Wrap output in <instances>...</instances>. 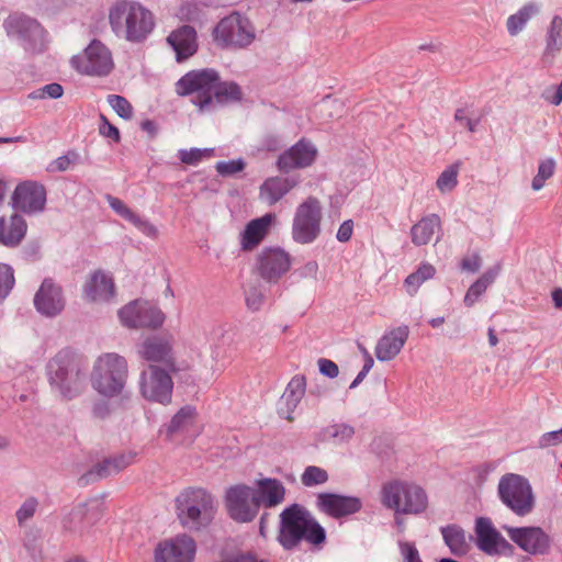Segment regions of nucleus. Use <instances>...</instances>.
<instances>
[{
  "instance_id": "nucleus-38",
  "label": "nucleus",
  "mask_w": 562,
  "mask_h": 562,
  "mask_svg": "<svg viewBox=\"0 0 562 562\" xmlns=\"http://www.w3.org/2000/svg\"><path fill=\"white\" fill-rule=\"evenodd\" d=\"M355 427L346 423L328 425L321 431L322 440H333L335 443L349 442L355 436Z\"/></svg>"
},
{
  "instance_id": "nucleus-53",
  "label": "nucleus",
  "mask_w": 562,
  "mask_h": 562,
  "mask_svg": "<svg viewBox=\"0 0 562 562\" xmlns=\"http://www.w3.org/2000/svg\"><path fill=\"white\" fill-rule=\"evenodd\" d=\"M136 453L128 451V452H122L120 454L110 457L112 460L113 468L112 471L116 474L126 469L128 465H131L135 460Z\"/></svg>"
},
{
  "instance_id": "nucleus-5",
  "label": "nucleus",
  "mask_w": 562,
  "mask_h": 562,
  "mask_svg": "<svg viewBox=\"0 0 562 562\" xmlns=\"http://www.w3.org/2000/svg\"><path fill=\"white\" fill-rule=\"evenodd\" d=\"M381 503L394 514L419 515L428 507V496L416 484L394 480L382 486Z\"/></svg>"
},
{
  "instance_id": "nucleus-46",
  "label": "nucleus",
  "mask_w": 562,
  "mask_h": 562,
  "mask_svg": "<svg viewBox=\"0 0 562 562\" xmlns=\"http://www.w3.org/2000/svg\"><path fill=\"white\" fill-rule=\"evenodd\" d=\"M15 283L11 266L0 262V303L10 294Z\"/></svg>"
},
{
  "instance_id": "nucleus-12",
  "label": "nucleus",
  "mask_w": 562,
  "mask_h": 562,
  "mask_svg": "<svg viewBox=\"0 0 562 562\" xmlns=\"http://www.w3.org/2000/svg\"><path fill=\"white\" fill-rule=\"evenodd\" d=\"M168 369L149 364L139 375V392L148 402L169 405L172 400L173 381Z\"/></svg>"
},
{
  "instance_id": "nucleus-64",
  "label": "nucleus",
  "mask_w": 562,
  "mask_h": 562,
  "mask_svg": "<svg viewBox=\"0 0 562 562\" xmlns=\"http://www.w3.org/2000/svg\"><path fill=\"white\" fill-rule=\"evenodd\" d=\"M454 120L464 125L469 132L473 133L480 123V119L473 120L469 117L464 109H458L454 113Z\"/></svg>"
},
{
  "instance_id": "nucleus-42",
  "label": "nucleus",
  "mask_w": 562,
  "mask_h": 562,
  "mask_svg": "<svg viewBox=\"0 0 562 562\" xmlns=\"http://www.w3.org/2000/svg\"><path fill=\"white\" fill-rule=\"evenodd\" d=\"M329 476L326 470L316 465H308L301 475V482L306 487L322 485L328 481Z\"/></svg>"
},
{
  "instance_id": "nucleus-3",
  "label": "nucleus",
  "mask_w": 562,
  "mask_h": 562,
  "mask_svg": "<svg viewBox=\"0 0 562 562\" xmlns=\"http://www.w3.org/2000/svg\"><path fill=\"white\" fill-rule=\"evenodd\" d=\"M109 20L116 36L131 43H142L153 32V13L138 2L117 0L111 8Z\"/></svg>"
},
{
  "instance_id": "nucleus-22",
  "label": "nucleus",
  "mask_w": 562,
  "mask_h": 562,
  "mask_svg": "<svg viewBox=\"0 0 562 562\" xmlns=\"http://www.w3.org/2000/svg\"><path fill=\"white\" fill-rule=\"evenodd\" d=\"M258 271L268 282H277L291 267V256L280 247L263 248L258 255Z\"/></svg>"
},
{
  "instance_id": "nucleus-54",
  "label": "nucleus",
  "mask_w": 562,
  "mask_h": 562,
  "mask_svg": "<svg viewBox=\"0 0 562 562\" xmlns=\"http://www.w3.org/2000/svg\"><path fill=\"white\" fill-rule=\"evenodd\" d=\"M265 296L257 286H251L246 291L247 307L254 312L259 311L263 304Z\"/></svg>"
},
{
  "instance_id": "nucleus-14",
  "label": "nucleus",
  "mask_w": 562,
  "mask_h": 562,
  "mask_svg": "<svg viewBox=\"0 0 562 562\" xmlns=\"http://www.w3.org/2000/svg\"><path fill=\"white\" fill-rule=\"evenodd\" d=\"M121 323L127 328H158L165 322L159 307L147 301L135 300L119 311Z\"/></svg>"
},
{
  "instance_id": "nucleus-61",
  "label": "nucleus",
  "mask_w": 562,
  "mask_h": 562,
  "mask_svg": "<svg viewBox=\"0 0 562 562\" xmlns=\"http://www.w3.org/2000/svg\"><path fill=\"white\" fill-rule=\"evenodd\" d=\"M539 8L535 3H528L525 4L521 9L518 10L515 14H512L510 16H515V19L519 20L525 26L527 22L536 14L538 13Z\"/></svg>"
},
{
  "instance_id": "nucleus-21",
  "label": "nucleus",
  "mask_w": 562,
  "mask_h": 562,
  "mask_svg": "<svg viewBox=\"0 0 562 562\" xmlns=\"http://www.w3.org/2000/svg\"><path fill=\"white\" fill-rule=\"evenodd\" d=\"M33 303L41 315L49 318L58 316L66 305L61 286L50 278L43 280L34 295Z\"/></svg>"
},
{
  "instance_id": "nucleus-52",
  "label": "nucleus",
  "mask_w": 562,
  "mask_h": 562,
  "mask_svg": "<svg viewBox=\"0 0 562 562\" xmlns=\"http://www.w3.org/2000/svg\"><path fill=\"white\" fill-rule=\"evenodd\" d=\"M99 134L105 138L112 139L114 143H119L121 140L119 128L110 123L103 114H100Z\"/></svg>"
},
{
  "instance_id": "nucleus-40",
  "label": "nucleus",
  "mask_w": 562,
  "mask_h": 562,
  "mask_svg": "<svg viewBox=\"0 0 562 562\" xmlns=\"http://www.w3.org/2000/svg\"><path fill=\"white\" fill-rule=\"evenodd\" d=\"M111 468H113L111 458H104L102 461L95 463L89 471H87L82 475L81 480H85L86 483H89L115 475L116 473L113 472Z\"/></svg>"
},
{
  "instance_id": "nucleus-11",
  "label": "nucleus",
  "mask_w": 562,
  "mask_h": 562,
  "mask_svg": "<svg viewBox=\"0 0 562 562\" xmlns=\"http://www.w3.org/2000/svg\"><path fill=\"white\" fill-rule=\"evenodd\" d=\"M214 40L222 46L246 47L255 40V29L247 16L234 12L217 23Z\"/></svg>"
},
{
  "instance_id": "nucleus-24",
  "label": "nucleus",
  "mask_w": 562,
  "mask_h": 562,
  "mask_svg": "<svg viewBox=\"0 0 562 562\" xmlns=\"http://www.w3.org/2000/svg\"><path fill=\"white\" fill-rule=\"evenodd\" d=\"M142 359L148 362H161L168 371L177 372L179 368L176 364L171 342L159 336L146 338L137 350Z\"/></svg>"
},
{
  "instance_id": "nucleus-56",
  "label": "nucleus",
  "mask_w": 562,
  "mask_h": 562,
  "mask_svg": "<svg viewBox=\"0 0 562 562\" xmlns=\"http://www.w3.org/2000/svg\"><path fill=\"white\" fill-rule=\"evenodd\" d=\"M485 291L486 288L476 280L473 284H471V286L468 289L464 295V305L468 307L473 306Z\"/></svg>"
},
{
  "instance_id": "nucleus-7",
  "label": "nucleus",
  "mask_w": 562,
  "mask_h": 562,
  "mask_svg": "<svg viewBox=\"0 0 562 562\" xmlns=\"http://www.w3.org/2000/svg\"><path fill=\"white\" fill-rule=\"evenodd\" d=\"M499 501L515 515L525 517L536 506V497L529 481L515 473L504 474L497 485Z\"/></svg>"
},
{
  "instance_id": "nucleus-16",
  "label": "nucleus",
  "mask_w": 562,
  "mask_h": 562,
  "mask_svg": "<svg viewBox=\"0 0 562 562\" xmlns=\"http://www.w3.org/2000/svg\"><path fill=\"white\" fill-rule=\"evenodd\" d=\"M509 539L522 551L531 555H544L551 549V537L537 526L510 527L503 526Z\"/></svg>"
},
{
  "instance_id": "nucleus-48",
  "label": "nucleus",
  "mask_w": 562,
  "mask_h": 562,
  "mask_svg": "<svg viewBox=\"0 0 562 562\" xmlns=\"http://www.w3.org/2000/svg\"><path fill=\"white\" fill-rule=\"evenodd\" d=\"M38 508V501L34 496L27 497L15 512L18 524L23 526L30 520Z\"/></svg>"
},
{
  "instance_id": "nucleus-60",
  "label": "nucleus",
  "mask_w": 562,
  "mask_h": 562,
  "mask_svg": "<svg viewBox=\"0 0 562 562\" xmlns=\"http://www.w3.org/2000/svg\"><path fill=\"white\" fill-rule=\"evenodd\" d=\"M317 363H318L319 372L323 375L330 378V379L338 376L339 368L334 361H331L329 359L321 358Z\"/></svg>"
},
{
  "instance_id": "nucleus-27",
  "label": "nucleus",
  "mask_w": 562,
  "mask_h": 562,
  "mask_svg": "<svg viewBox=\"0 0 562 562\" xmlns=\"http://www.w3.org/2000/svg\"><path fill=\"white\" fill-rule=\"evenodd\" d=\"M306 392V380L304 375L296 374L288 383L279 403V416L293 420V413Z\"/></svg>"
},
{
  "instance_id": "nucleus-35",
  "label": "nucleus",
  "mask_w": 562,
  "mask_h": 562,
  "mask_svg": "<svg viewBox=\"0 0 562 562\" xmlns=\"http://www.w3.org/2000/svg\"><path fill=\"white\" fill-rule=\"evenodd\" d=\"M27 225L25 220L14 214L7 223L0 218V244L7 247H16L26 234Z\"/></svg>"
},
{
  "instance_id": "nucleus-9",
  "label": "nucleus",
  "mask_w": 562,
  "mask_h": 562,
  "mask_svg": "<svg viewBox=\"0 0 562 562\" xmlns=\"http://www.w3.org/2000/svg\"><path fill=\"white\" fill-rule=\"evenodd\" d=\"M218 79V72L212 68L191 70L176 82L179 95H193L191 101L200 111L212 108V92Z\"/></svg>"
},
{
  "instance_id": "nucleus-8",
  "label": "nucleus",
  "mask_w": 562,
  "mask_h": 562,
  "mask_svg": "<svg viewBox=\"0 0 562 562\" xmlns=\"http://www.w3.org/2000/svg\"><path fill=\"white\" fill-rule=\"evenodd\" d=\"M322 205L317 198L308 196L294 212L291 236L300 245L313 244L322 233Z\"/></svg>"
},
{
  "instance_id": "nucleus-41",
  "label": "nucleus",
  "mask_w": 562,
  "mask_h": 562,
  "mask_svg": "<svg viewBox=\"0 0 562 562\" xmlns=\"http://www.w3.org/2000/svg\"><path fill=\"white\" fill-rule=\"evenodd\" d=\"M554 170H555L554 159L547 158V159L540 161V164L538 166V172L533 177L532 182H531L532 190H535V191L541 190L544 187L546 181L553 176Z\"/></svg>"
},
{
  "instance_id": "nucleus-44",
  "label": "nucleus",
  "mask_w": 562,
  "mask_h": 562,
  "mask_svg": "<svg viewBox=\"0 0 562 562\" xmlns=\"http://www.w3.org/2000/svg\"><path fill=\"white\" fill-rule=\"evenodd\" d=\"M214 153L213 148H190V149H179L178 150V158L182 164L189 165V166H196L200 164L204 158L211 157Z\"/></svg>"
},
{
  "instance_id": "nucleus-13",
  "label": "nucleus",
  "mask_w": 562,
  "mask_h": 562,
  "mask_svg": "<svg viewBox=\"0 0 562 562\" xmlns=\"http://www.w3.org/2000/svg\"><path fill=\"white\" fill-rule=\"evenodd\" d=\"M71 65L79 72L88 76H106L113 69L112 54L98 40H93L82 56H74Z\"/></svg>"
},
{
  "instance_id": "nucleus-57",
  "label": "nucleus",
  "mask_w": 562,
  "mask_h": 562,
  "mask_svg": "<svg viewBox=\"0 0 562 562\" xmlns=\"http://www.w3.org/2000/svg\"><path fill=\"white\" fill-rule=\"evenodd\" d=\"M108 202L111 209L127 222H130L135 215V212H133L127 205H125L123 201L117 198L109 196Z\"/></svg>"
},
{
  "instance_id": "nucleus-26",
  "label": "nucleus",
  "mask_w": 562,
  "mask_h": 562,
  "mask_svg": "<svg viewBox=\"0 0 562 562\" xmlns=\"http://www.w3.org/2000/svg\"><path fill=\"white\" fill-rule=\"evenodd\" d=\"M409 336V327L401 325L385 330L375 346V357L379 361L393 360L403 349Z\"/></svg>"
},
{
  "instance_id": "nucleus-34",
  "label": "nucleus",
  "mask_w": 562,
  "mask_h": 562,
  "mask_svg": "<svg viewBox=\"0 0 562 562\" xmlns=\"http://www.w3.org/2000/svg\"><path fill=\"white\" fill-rule=\"evenodd\" d=\"M254 494L259 507L272 508L284 501L285 487L279 480L266 477L257 482Z\"/></svg>"
},
{
  "instance_id": "nucleus-17",
  "label": "nucleus",
  "mask_w": 562,
  "mask_h": 562,
  "mask_svg": "<svg viewBox=\"0 0 562 562\" xmlns=\"http://www.w3.org/2000/svg\"><path fill=\"white\" fill-rule=\"evenodd\" d=\"M103 515V504L100 499L91 498L79 503L64 517V529L83 536Z\"/></svg>"
},
{
  "instance_id": "nucleus-30",
  "label": "nucleus",
  "mask_w": 562,
  "mask_h": 562,
  "mask_svg": "<svg viewBox=\"0 0 562 562\" xmlns=\"http://www.w3.org/2000/svg\"><path fill=\"white\" fill-rule=\"evenodd\" d=\"M85 297L91 302H108L114 296L115 285L112 277L101 270L94 271L83 286Z\"/></svg>"
},
{
  "instance_id": "nucleus-31",
  "label": "nucleus",
  "mask_w": 562,
  "mask_h": 562,
  "mask_svg": "<svg viewBox=\"0 0 562 562\" xmlns=\"http://www.w3.org/2000/svg\"><path fill=\"white\" fill-rule=\"evenodd\" d=\"M562 52V16L554 15L544 33V47L541 54V63L552 66Z\"/></svg>"
},
{
  "instance_id": "nucleus-59",
  "label": "nucleus",
  "mask_w": 562,
  "mask_h": 562,
  "mask_svg": "<svg viewBox=\"0 0 562 562\" xmlns=\"http://www.w3.org/2000/svg\"><path fill=\"white\" fill-rule=\"evenodd\" d=\"M93 418L104 420L111 415V404L106 400H98L91 409Z\"/></svg>"
},
{
  "instance_id": "nucleus-39",
  "label": "nucleus",
  "mask_w": 562,
  "mask_h": 562,
  "mask_svg": "<svg viewBox=\"0 0 562 562\" xmlns=\"http://www.w3.org/2000/svg\"><path fill=\"white\" fill-rule=\"evenodd\" d=\"M436 269L428 262L422 263L418 269L408 274L405 279L406 291L409 295H414L419 286L435 276Z\"/></svg>"
},
{
  "instance_id": "nucleus-49",
  "label": "nucleus",
  "mask_w": 562,
  "mask_h": 562,
  "mask_svg": "<svg viewBox=\"0 0 562 562\" xmlns=\"http://www.w3.org/2000/svg\"><path fill=\"white\" fill-rule=\"evenodd\" d=\"M80 155L76 150H69L67 154L59 156L55 160H53L47 170L50 172H63L69 169L72 164L79 161Z\"/></svg>"
},
{
  "instance_id": "nucleus-2",
  "label": "nucleus",
  "mask_w": 562,
  "mask_h": 562,
  "mask_svg": "<svg viewBox=\"0 0 562 562\" xmlns=\"http://www.w3.org/2000/svg\"><path fill=\"white\" fill-rule=\"evenodd\" d=\"M278 542L286 551H292L305 540L321 546L326 540V531L304 506L292 504L280 514Z\"/></svg>"
},
{
  "instance_id": "nucleus-33",
  "label": "nucleus",
  "mask_w": 562,
  "mask_h": 562,
  "mask_svg": "<svg viewBox=\"0 0 562 562\" xmlns=\"http://www.w3.org/2000/svg\"><path fill=\"white\" fill-rule=\"evenodd\" d=\"M435 234H438L436 238V243H438L442 235V225L439 215L434 213L423 216L411 228V238L415 246L429 244Z\"/></svg>"
},
{
  "instance_id": "nucleus-4",
  "label": "nucleus",
  "mask_w": 562,
  "mask_h": 562,
  "mask_svg": "<svg viewBox=\"0 0 562 562\" xmlns=\"http://www.w3.org/2000/svg\"><path fill=\"white\" fill-rule=\"evenodd\" d=\"M128 375L124 357L108 352L99 356L90 375L92 389L103 397L113 398L123 395Z\"/></svg>"
},
{
  "instance_id": "nucleus-19",
  "label": "nucleus",
  "mask_w": 562,
  "mask_h": 562,
  "mask_svg": "<svg viewBox=\"0 0 562 562\" xmlns=\"http://www.w3.org/2000/svg\"><path fill=\"white\" fill-rule=\"evenodd\" d=\"M195 552V541L188 535H178L158 543L155 562H193Z\"/></svg>"
},
{
  "instance_id": "nucleus-43",
  "label": "nucleus",
  "mask_w": 562,
  "mask_h": 562,
  "mask_svg": "<svg viewBox=\"0 0 562 562\" xmlns=\"http://www.w3.org/2000/svg\"><path fill=\"white\" fill-rule=\"evenodd\" d=\"M194 408L192 406H183L178 413L171 418L170 423L166 425V432L168 436H172L182 429L193 417Z\"/></svg>"
},
{
  "instance_id": "nucleus-55",
  "label": "nucleus",
  "mask_w": 562,
  "mask_h": 562,
  "mask_svg": "<svg viewBox=\"0 0 562 562\" xmlns=\"http://www.w3.org/2000/svg\"><path fill=\"white\" fill-rule=\"evenodd\" d=\"M562 443V427L558 430L544 432L538 440L540 448H549Z\"/></svg>"
},
{
  "instance_id": "nucleus-50",
  "label": "nucleus",
  "mask_w": 562,
  "mask_h": 562,
  "mask_svg": "<svg viewBox=\"0 0 562 562\" xmlns=\"http://www.w3.org/2000/svg\"><path fill=\"white\" fill-rule=\"evenodd\" d=\"M246 162L243 158L232 159L228 161H217L215 170L223 177H229L245 169Z\"/></svg>"
},
{
  "instance_id": "nucleus-23",
  "label": "nucleus",
  "mask_w": 562,
  "mask_h": 562,
  "mask_svg": "<svg viewBox=\"0 0 562 562\" xmlns=\"http://www.w3.org/2000/svg\"><path fill=\"white\" fill-rule=\"evenodd\" d=\"M316 506L318 510L333 518H341L360 512L362 502L356 496L326 492L317 495Z\"/></svg>"
},
{
  "instance_id": "nucleus-37",
  "label": "nucleus",
  "mask_w": 562,
  "mask_h": 562,
  "mask_svg": "<svg viewBox=\"0 0 562 562\" xmlns=\"http://www.w3.org/2000/svg\"><path fill=\"white\" fill-rule=\"evenodd\" d=\"M241 99V91L239 86L233 81H221L220 78L214 85L212 92V106L216 104H224L227 102L239 101Z\"/></svg>"
},
{
  "instance_id": "nucleus-51",
  "label": "nucleus",
  "mask_w": 562,
  "mask_h": 562,
  "mask_svg": "<svg viewBox=\"0 0 562 562\" xmlns=\"http://www.w3.org/2000/svg\"><path fill=\"white\" fill-rule=\"evenodd\" d=\"M179 18L186 21H199L201 19V8L195 1H189L181 4L179 8Z\"/></svg>"
},
{
  "instance_id": "nucleus-15",
  "label": "nucleus",
  "mask_w": 562,
  "mask_h": 562,
  "mask_svg": "<svg viewBox=\"0 0 562 562\" xmlns=\"http://www.w3.org/2000/svg\"><path fill=\"white\" fill-rule=\"evenodd\" d=\"M225 504L229 517L238 522L254 520L259 512L254 490L243 484L231 486L226 491Z\"/></svg>"
},
{
  "instance_id": "nucleus-1",
  "label": "nucleus",
  "mask_w": 562,
  "mask_h": 562,
  "mask_svg": "<svg viewBox=\"0 0 562 562\" xmlns=\"http://www.w3.org/2000/svg\"><path fill=\"white\" fill-rule=\"evenodd\" d=\"M52 392L64 402L79 397L87 387L85 363L69 348L59 350L46 364Z\"/></svg>"
},
{
  "instance_id": "nucleus-25",
  "label": "nucleus",
  "mask_w": 562,
  "mask_h": 562,
  "mask_svg": "<svg viewBox=\"0 0 562 562\" xmlns=\"http://www.w3.org/2000/svg\"><path fill=\"white\" fill-rule=\"evenodd\" d=\"M475 535L477 548L486 554L492 555L512 548L487 517L476 518Z\"/></svg>"
},
{
  "instance_id": "nucleus-6",
  "label": "nucleus",
  "mask_w": 562,
  "mask_h": 562,
  "mask_svg": "<svg viewBox=\"0 0 562 562\" xmlns=\"http://www.w3.org/2000/svg\"><path fill=\"white\" fill-rule=\"evenodd\" d=\"M180 522L191 529L207 525L214 515V499L204 488H188L176 498Z\"/></svg>"
},
{
  "instance_id": "nucleus-32",
  "label": "nucleus",
  "mask_w": 562,
  "mask_h": 562,
  "mask_svg": "<svg viewBox=\"0 0 562 562\" xmlns=\"http://www.w3.org/2000/svg\"><path fill=\"white\" fill-rule=\"evenodd\" d=\"M276 221L273 213H267L261 217L251 220L240 234V247L243 250H251L266 237L271 224Z\"/></svg>"
},
{
  "instance_id": "nucleus-63",
  "label": "nucleus",
  "mask_w": 562,
  "mask_h": 562,
  "mask_svg": "<svg viewBox=\"0 0 562 562\" xmlns=\"http://www.w3.org/2000/svg\"><path fill=\"white\" fill-rule=\"evenodd\" d=\"M482 259L479 254H474L471 257H464L460 262V268L463 271L475 273L480 270Z\"/></svg>"
},
{
  "instance_id": "nucleus-29",
  "label": "nucleus",
  "mask_w": 562,
  "mask_h": 562,
  "mask_svg": "<svg viewBox=\"0 0 562 562\" xmlns=\"http://www.w3.org/2000/svg\"><path fill=\"white\" fill-rule=\"evenodd\" d=\"M299 183L296 177H269L259 188V198L268 205L277 204Z\"/></svg>"
},
{
  "instance_id": "nucleus-62",
  "label": "nucleus",
  "mask_w": 562,
  "mask_h": 562,
  "mask_svg": "<svg viewBox=\"0 0 562 562\" xmlns=\"http://www.w3.org/2000/svg\"><path fill=\"white\" fill-rule=\"evenodd\" d=\"M539 8L535 3H528L525 4L521 9L518 10L515 14H512L510 16H515V19L519 20L525 26L527 22L536 14L538 13Z\"/></svg>"
},
{
  "instance_id": "nucleus-58",
  "label": "nucleus",
  "mask_w": 562,
  "mask_h": 562,
  "mask_svg": "<svg viewBox=\"0 0 562 562\" xmlns=\"http://www.w3.org/2000/svg\"><path fill=\"white\" fill-rule=\"evenodd\" d=\"M135 227H137L143 234L148 237H156L158 234V229L154 226L148 220L143 218L138 214L135 213L133 218L130 221Z\"/></svg>"
},
{
  "instance_id": "nucleus-28",
  "label": "nucleus",
  "mask_w": 562,
  "mask_h": 562,
  "mask_svg": "<svg viewBox=\"0 0 562 562\" xmlns=\"http://www.w3.org/2000/svg\"><path fill=\"white\" fill-rule=\"evenodd\" d=\"M167 42L175 50L177 61L188 59L198 50L196 31L190 25L172 31Z\"/></svg>"
},
{
  "instance_id": "nucleus-18",
  "label": "nucleus",
  "mask_w": 562,
  "mask_h": 562,
  "mask_svg": "<svg viewBox=\"0 0 562 562\" xmlns=\"http://www.w3.org/2000/svg\"><path fill=\"white\" fill-rule=\"evenodd\" d=\"M12 206L25 214H36L44 211L46 205V189L36 181L19 183L11 198Z\"/></svg>"
},
{
  "instance_id": "nucleus-47",
  "label": "nucleus",
  "mask_w": 562,
  "mask_h": 562,
  "mask_svg": "<svg viewBox=\"0 0 562 562\" xmlns=\"http://www.w3.org/2000/svg\"><path fill=\"white\" fill-rule=\"evenodd\" d=\"M106 101L120 117L130 120L133 116V106L124 97L109 94Z\"/></svg>"
},
{
  "instance_id": "nucleus-45",
  "label": "nucleus",
  "mask_w": 562,
  "mask_h": 562,
  "mask_svg": "<svg viewBox=\"0 0 562 562\" xmlns=\"http://www.w3.org/2000/svg\"><path fill=\"white\" fill-rule=\"evenodd\" d=\"M458 184V165H452L446 168L438 177L436 186L437 189L447 193L452 191Z\"/></svg>"
},
{
  "instance_id": "nucleus-36",
  "label": "nucleus",
  "mask_w": 562,
  "mask_h": 562,
  "mask_svg": "<svg viewBox=\"0 0 562 562\" xmlns=\"http://www.w3.org/2000/svg\"><path fill=\"white\" fill-rule=\"evenodd\" d=\"M443 541L450 552L456 557H462L469 551L465 531L458 525H448L440 528Z\"/></svg>"
},
{
  "instance_id": "nucleus-10",
  "label": "nucleus",
  "mask_w": 562,
  "mask_h": 562,
  "mask_svg": "<svg viewBox=\"0 0 562 562\" xmlns=\"http://www.w3.org/2000/svg\"><path fill=\"white\" fill-rule=\"evenodd\" d=\"M9 37L15 38L30 53H40L45 46V32L33 18L23 13L10 14L3 23Z\"/></svg>"
},
{
  "instance_id": "nucleus-20",
  "label": "nucleus",
  "mask_w": 562,
  "mask_h": 562,
  "mask_svg": "<svg viewBox=\"0 0 562 562\" xmlns=\"http://www.w3.org/2000/svg\"><path fill=\"white\" fill-rule=\"evenodd\" d=\"M316 146L306 138H301L290 148L279 155L277 168L283 173L294 169H303L313 165L317 157Z\"/></svg>"
}]
</instances>
